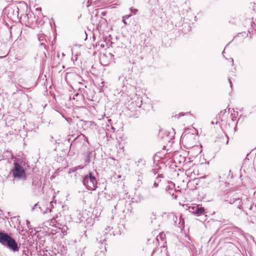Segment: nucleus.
<instances>
[{"mask_svg": "<svg viewBox=\"0 0 256 256\" xmlns=\"http://www.w3.org/2000/svg\"><path fill=\"white\" fill-rule=\"evenodd\" d=\"M180 116H184V114H182L181 113H180Z\"/></svg>", "mask_w": 256, "mask_h": 256, "instance_id": "nucleus-44", "label": "nucleus"}, {"mask_svg": "<svg viewBox=\"0 0 256 256\" xmlns=\"http://www.w3.org/2000/svg\"><path fill=\"white\" fill-rule=\"evenodd\" d=\"M82 182L83 185L89 190H94L98 187V181L92 172H89L88 174L83 176Z\"/></svg>", "mask_w": 256, "mask_h": 256, "instance_id": "nucleus-3", "label": "nucleus"}, {"mask_svg": "<svg viewBox=\"0 0 256 256\" xmlns=\"http://www.w3.org/2000/svg\"><path fill=\"white\" fill-rule=\"evenodd\" d=\"M76 170H76V168L74 167V168H70V170L69 173H70V172H75Z\"/></svg>", "mask_w": 256, "mask_h": 256, "instance_id": "nucleus-29", "label": "nucleus"}, {"mask_svg": "<svg viewBox=\"0 0 256 256\" xmlns=\"http://www.w3.org/2000/svg\"><path fill=\"white\" fill-rule=\"evenodd\" d=\"M26 226H27L28 228H30V222L28 220H26Z\"/></svg>", "mask_w": 256, "mask_h": 256, "instance_id": "nucleus-32", "label": "nucleus"}, {"mask_svg": "<svg viewBox=\"0 0 256 256\" xmlns=\"http://www.w3.org/2000/svg\"><path fill=\"white\" fill-rule=\"evenodd\" d=\"M38 39L39 41L40 42V45L44 46V48L45 49H46V35H44V34H38Z\"/></svg>", "mask_w": 256, "mask_h": 256, "instance_id": "nucleus-17", "label": "nucleus"}, {"mask_svg": "<svg viewBox=\"0 0 256 256\" xmlns=\"http://www.w3.org/2000/svg\"><path fill=\"white\" fill-rule=\"evenodd\" d=\"M151 256H168L166 250L162 251L160 248L154 250Z\"/></svg>", "mask_w": 256, "mask_h": 256, "instance_id": "nucleus-13", "label": "nucleus"}, {"mask_svg": "<svg viewBox=\"0 0 256 256\" xmlns=\"http://www.w3.org/2000/svg\"><path fill=\"white\" fill-rule=\"evenodd\" d=\"M54 178V176H52L50 177V179H51V180H52V179H53V178Z\"/></svg>", "mask_w": 256, "mask_h": 256, "instance_id": "nucleus-43", "label": "nucleus"}, {"mask_svg": "<svg viewBox=\"0 0 256 256\" xmlns=\"http://www.w3.org/2000/svg\"><path fill=\"white\" fill-rule=\"evenodd\" d=\"M54 250H56V252H54V254H56V252H58V251L56 250V247H54Z\"/></svg>", "mask_w": 256, "mask_h": 256, "instance_id": "nucleus-40", "label": "nucleus"}, {"mask_svg": "<svg viewBox=\"0 0 256 256\" xmlns=\"http://www.w3.org/2000/svg\"><path fill=\"white\" fill-rule=\"evenodd\" d=\"M22 256H28V255L26 253L24 252V253L22 254Z\"/></svg>", "mask_w": 256, "mask_h": 256, "instance_id": "nucleus-39", "label": "nucleus"}, {"mask_svg": "<svg viewBox=\"0 0 256 256\" xmlns=\"http://www.w3.org/2000/svg\"><path fill=\"white\" fill-rule=\"evenodd\" d=\"M196 206H191L189 208V211L190 212H192V214H194V211H195Z\"/></svg>", "mask_w": 256, "mask_h": 256, "instance_id": "nucleus-24", "label": "nucleus"}, {"mask_svg": "<svg viewBox=\"0 0 256 256\" xmlns=\"http://www.w3.org/2000/svg\"><path fill=\"white\" fill-rule=\"evenodd\" d=\"M49 88H50V90H52V86H50L49 87ZM50 96L52 97V99H51L50 98V96H49V100H50V101L54 105V106H56L55 102H56V94L54 93V92L52 90H50Z\"/></svg>", "mask_w": 256, "mask_h": 256, "instance_id": "nucleus-20", "label": "nucleus"}, {"mask_svg": "<svg viewBox=\"0 0 256 256\" xmlns=\"http://www.w3.org/2000/svg\"><path fill=\"white\" fill-rule=\"evenodd\" d=\"M51 191H52V192L54 194H56V192H54V188L52 189V190H51Z\"/></svg>", "mask_w": 256, "mask_h": 256, "instance_id": "nucleus-41", "label": "nucleus"}, {"mask_svg": "<svg viewBox=\"0 0 256 256\" xmlns=\"http://www.w3.org/2000/svg\"><path fill=\"white\" fill-rule=\"evenodd\" d=\"M88 140L87 138L83 134H81L78 136L72 142H77L78 140ZM72 143L70 144V146H72Z\"/></svg>", "mask_w": 256, "mask_h": 256, "instance_id": "nucleus-21", "label": "nucleus"}, {"mask_svg": "<svg viewBox=\"0 0 256 256\" xmlns=\"http://www.w3.org/2000/svg\"><path fill=\"white\" fill-rule=\"evenodd\" d=\"M12 238L7 233L0 232V244L2 246H6Z\"/></svg>", "mask_w": 256, "mask_h": 256, "instance_id": "nucleus-10", "label": "nucleus"}, {"mask_svg": "<svg viewBox=\"0 0 256 256\" xmlns=\"http://www.w3.org/2000/svg\"><path fill=\"white\" fill-rule=\"evenodd\" d=\"M165 190L174 200H176L182 192L180 190L175 188V184L171 181H168Z\"/></svg>", "mask_w": 256, "mask_h": 256, "instance_id": "nucleus-5", "label": "nucleus"}, {"mask_svg": "<svg viewBox=\"0 0 256 256\" xmlns=\"http://www.w3.org/2000/svg\"><path fill=\"white\" fill-rule=\"evenodd\" d=\"M82 96L80 94L76 93V94H74L73 98L74 100H78V96Z\"/></svg>", "mask_w": 256, "mask_h": 256, "instance_id": "nucleus-27", "label": "nucleus"}, {"mask_svg": "<svg viewBox=\"0 0 256 256\" xmlns=\"http://www.w3.org/2000/svg\"><path fill=\"white\" fill-rule=\"evenodd\" d=\"M60 144L59 142H58L56 140H54V138L52 136L51 140H50L49 145L50 146L52 149L54 150H56L57 148V145Z\"/></svg>", "mask_w": 256, "mask_h": 256, "instance_id": "nucleus-18", "label": "nucleus"}, {"mask_svg": "<svg viewBox=\"0 0 256 256\" xmlns=\"http://www.w3.org/2000/svg\"><path fill=\"white\" fill-rule=\"evenodd\" d=\"M90 152L86 154V160H85L86 162L89 163L90 162Z\"/></svg>", "mask_w": 256, "mask_h": 256, "instance_id": "nucleus-25", "label": "nucleus"}, {"mask_svg": "<svg viewBox=\"0 0 256 256\" xmlns=\"http://www.w3.org/2000/svg\"><path fill=\"white\" fill-rule=\"evenodd\" d=\"M38 206V204L34 205V207L32 208V210H34V208H36V206Z\"/></svg>", "mask_w": 256, "mask_h": 256, "instance_id": "nucleus-36", "label": "nucleus"}, {"mask_svg": "<svg viewBox=\"0 0 256 256\" xmlns=\"http://www.w3.org/2000/svg\"><path fill=\"white\" fill-rule=\"evenodd\" d=\"M51 61L50 64L52 65V66H57L60 64V54L58 52L55 51V50L52 51Z\"/></svg>", "mask_w": 256, "mask_h": 256, "instance_id": "nucleus-8", "label": "nucleus"}, {"mask_svg": "<svg viewBox=\"0 0 256 256\" xmlns=\"http://www.w3.org/2000/svg\"><path fill=\"white\" fill-rule=\"evenodd\" d=\"M158 182H156L154 181L153 187L154 188H157L158 186Z\"/></svg>", "mask_w": 256, "mask_h": 256, "instance_id": "nucleus-31", "label": "nucleus"}, {"mask_svg": "<svg viewBox=\"0 0 256 256\" xmlns=\"http://www.w3.org/2000/svg\"><path fill=\"white\" fill-rule=\"evenodd\" d=\"M233 204H234L237 208L240 210L242 209V200L239 196L237 198L236 200H235Z\"/></svg>", "mask_w": 256, "mask_h": 256, "instance_id": "nucleus-19", "label": "nucleus"}, {"mask_svg": "<svg viewBox=\"0 0 256 256\" xmlns=\"http://www.w3.org/2000/svg\"><path fill=\"white\" fill-rule=\"evenodd\" d=\"M102 14H103L104 16V15H105L104 13V12H102Z\"/></svg>", "mask_w": 256, "mask_h": 256, "instance_id": "nucleus-47", "label": "nucleus"}, {"mask_svg": "<svg viewBox=\"0 0 256 256\" xmlns=\"http://www.w3.org/2000/svg\"><path fill=\"white\" fill-rule=\"evenodd\" d=\"M122 22L124 24H126V19H124V18H122Z\"/></svg>", "mask_w": 256, "mask_h": 256, "instance_id": "nucleus-38", "label": "nucleus"}, {"mask_svg": "<svg viewBox=\"0 0 256 256\" xmlns=\"http://www.w3.org/2000/svg\"><path fill=\"white\" fill-rule=\"evenodd\" d=\"M44 55H45L46 57V54L45 52H44Z\"/></svg>", "mask_w": 256, "mask_h": 256, "instance_id": "nucleus-46", "label": "nucleus"}, {"mask_svg": "<svg viewBox=\"0 0 256 256\" xmlns=\"http://www.w3.org/2000/svg\"><path fill=\"white\" fill-rule=\"evenodd\" d=\"M82 78L76 74V73L71 72V73H67L66 76V80L68 82H70L71 80L72 84H75L77 82L80 83V80Z\"/></svg>", "mask_w": 256, "mask_h": 256, "instance_id": "nucleus-6", "label": "nucleus"}, {"mask_svg": "<svg viewBox=\"0 0 256 256\" xmlns=\"http://www.w3.org/2000/svg\"><path fill=\"white\" fill-rule=\"evenodd\" d=\"M162 216L164 218H166L170 220H172V224L174 223L175 220H178L177 216L172 212L164 213L162 215Z\"/></svg>", "mask_w": 256, "mask_h": 256, "instance_id": "nucleus-15", "label": "nucleus"}, {"mask_svg": "<svg viewBox=\"0 0 256 256\" xmlns=\"http://www.w3.org/2000/svg\"><path fill=\"white\" fill-rule=\"evenodd\" d=\"M194 215L200 216L204 215L206 213L205 209L203 207L198 206H196L195 211H194Z\"/></svg>", "mask_w": 256, "mask_h": 256, "instance_id": "nucleus-14", "label": "nucleus"}, {"mask_svg": "<svg viewBox=\"0 0 256 256\" xmlns=\"http://www.w3.org/2000/svg\"><path fill=\"white\" fill-rule=\"evenodd\" d=\"M58 218V216L53 217L49 222V237H50V239H52L53 241L56 239L58 236L60 238L61 236V224L58 222V220H56Z\"/></svg>", "mask_w": 256, "mask_h": 256, "instance_id": "nucleus-1", "label": "nucleus"}, {"mask_svg": "<svg viewBox=\"0 0 256 256\" xmlns=\"http://www.w3.org/2000/svg\"><path fill=\"white\" fill-rule=\"evenodd\" d=\"M164 176L162 174H158L155 181L158 182V184L161 182V178H164Z\"/></svg>", "mask_w": 256, "mask_h": 256, "instance_id": "nucleus-23", "label": "nucleus"}, {"mask_svg": "<svg viewBox=\"0 0 256 256\" xmlns=\"http://www.w3.org/2000/svg\"><path fill=\"white\" fill-rule=\"evenodd\" d=\"M22 162L20 159L16 160L13 164V168L10 171L12 176L16 180H25L26 174L24 168L22 166Z\"/></svg>", "mask_w": 256, "mask_h": 256, "instance_id": "nucleus-2", "label": "nucleus"}, {"mask_svg": "<svg viewBox=\"0 0 256 256\" xmlns=\"http://www.w3.org/2000/svg\"><path fill=\"white\" fill-rule=\"evenodd\" d=\"M251 212H252V213H251L252 216H256V203L254 206L252 205V208Z\"/></svg>", "mask_w": 256, "mask_h": 256, "instance_id": "nucleus-22", "label": "nucleus"}, {"mask_svg": "<svg viewBox=\"0 0 256 256\" xmlns=\"http://www.w3.org/2000/svg\"><path fill=\"white\" fill-rule=\"evenodd\" d=\"M253 204L250 199L246 198L242 200V210H244L245 209L248 208L250 211L252 210Z\"/></svg>", "mask_w": 256, "mask_h": 256, "instance_id": "nucleus-12", "label": "nucleus"}, {"mask_svg": "<svg viewBox=\"0 0 256 256\" xmlns=\"http://www.w3.org/2000/svg\"><path fill=\"white\" fill-rule=\"evenodd\" d=\"M50 204L51 206H53V202H50Z\"/></svg>", "mask_w": 256, "mask_h": 256, "instance_id": "nucleus-42", "label": "nucleus"}, {"mask_svg": "<svg viewBox=\"0 0 256 256\" xmlns=\"http://www.w3.org/2000/svg\"><path fill=\"white\" fill-rule=\"evenodd\" d=\"M187 137H186V138ZM186 138V136H184V138H183V139H184Z\"/></svg>", "mask_w": 256, "mask_h": 256, "instance_id": "nucleus-45", "label": "nucleus"}, {"mask_svg": "<svg viewBox=\"0 0 256 256\" xmlns=\"http://www.w3.org/2000/svg\"><path fill=\"white\" fill-rule=\"evenodd\" d=\"M238 196L236 193L234 192H230L227 193L224 196L226 202H228L230 204H234Z\"/></svg>", "mask_w": 256, "mask_h": 256, "instance_id": "nucleus-7", "label": "nucleus"}, {"mask_svg": "<svg viewBox=\"0 0 256 256\" xmlns=\"http://www.w3.org/2000/svg\"><path fill=\"white\" fill-rule=\"evenodd\" d=\"M173 224L182 230L184 228V221L182 216L179 218L178 221L175 220Z\"/></svg>", "mask_w": 256, "mask_h": 256, "instance_id": "nucleus-16", "label": "nucleus"}, {"mask_svg": "<svg viewBox=\"0 0 256 256\" xmlns=\"http://www.w3.org/2000/svg\"><path fill=\"white\" fill-rule=\"evenodd\" d=\"M228 82H230V87L232 88V80L230 78H228Z\"/></svg>", "mask_w": 256, "mask_h": 256, "instance_id": "nucleus-35", "label": "nucleus"}, {"mask_svg": "<svg viewBox=\"0 0 256 256\" xmlns=\"http://www.w3.org/2000/svg\"><path fill=\"white\" fill-rule=\"evenodd\" d=\"M5 246L14 252H18L20 248L16 241L12 238Z\"/></svg>", "mask_w": 256, "mask_h": 256, "instance_id": "nucleus-9", "label": "nucleus"}, {"mask_svg": "<svg viewBox=\"0 0 256 256\" xmlns=\"http://www.w3.org/2000/svg\"><path fill=\"white\" fill-rule=\"evenodd\" d=\"M226 144H228V143L229 138H228V136L227 135L226 136Z\"/></svg>", "mask_w": 256, "mask_h": 256, "instance_id": "nucleus-34", "label": "nucleus"}, {"mask_svg": "<svg viewBox=\"0 0 256 256\" xmlns=\"http://www.w3.org/2000/svg\"><path fill=\"white\" fill-rule=\"evenodd\" d=\"M173 160L175 163L182 164L185 162L186 158L180 154L179 153H176L174 156Z\"/></svg>", "mask_w": 256, "mask_h": 256, "instance_id": "nucleus-11", "label": "nucleus"}, {"mask_svg": "<svg viewBox=\"0 0 256 256\" xmlns=\"http://www.w3.org/2000/svg\"><path fill=\"white\" fill-rule=\"evenodd\" d=\"M76 170H78V169H81V168H82V167L80 166H76Z\"/></svg>", "mask_w": 256, "mask_h": 256, "instance_id": "nucleus-37", "label": "nucleus"}, {"mask_svg": "<svg viewBox=\"0 0 256 256\" xmlns=\"http://www.w3.org/2000/svg\"><path fill=\"white\" fill-rule=\"evenodd\" d=\"M158 170H156V169H152V170H151V173H152V174H153L154 175V176H155V175H156V174H158Z\"/></svg>", "mask_w": 256, "mask_h": 256, "instance_id": "nucleus-30", "label": "nucleus"}, {"mask_svg": "<svg viewBox=\"0 0 256 256\" xmlns=\"http://www.w3.org/2000/svg\"><path fill=\"white\" fill-rule=\"evenodd\" d=\"M106 240L104 236H101L99 239L96 238L94 243L93 250L94 252V256L104 255L106 251Z\"/></svg>", "mask_w": 256, "mask_h": 256, "instance_id": "nucleus-4", "label": "nucleus"}, {"mask_svg": "<svg viewBox=\"0 0 256 256\" xmlns=\"http://www.w3.org/2000/svg\"><path fill=\"white\" fill-rule=\"evenodd\" d=\"M13 12H16V14H16V16H18V7H16V6H15V7L14 8V10H13Z\"/></svg>", "mask_w": 256, "mask_h": 256, "instance_id": "nucleus-28", "label": "nucleus"}, {"mask_svg": "<svg viewBox=\"0 0 256 256\" xmlns=\"http://www.w3.org/2000/svg\"><path fill=\"white\" fill-rule=\"evenodd\" d=\"M130 10L132 12L134 13V14H136L138 11V10L137 9L133 8H130Z\"/></svg>", "mask_w": 256, "mask_h": 256, "instance_id": "nucleus-26", "label": "nucleus"}, {"mask_svg": "<svg viewBox=\"0 0 256 256\" xmlns=\"http://www.w3.org/2000/svg\"><path fill=\"white\" fill-rule=\"evenodd\" d=\"M131 16V14L126 15L124 16L122 18H124V19L128 18Z\"/></svg>", "mask_w": 256, "mask_h": 256, "instance_id": "nucleus-33", "label": "nucleus"}]
</instances>
